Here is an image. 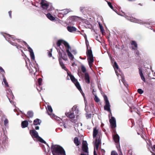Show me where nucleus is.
<instances>
[{
  "label": "nucleus",
  "instance_id": "obj_16",
  "mask_svg": "<svg viewBox=\"0 0 155 155\" xmlns=\"http://www.w3.org/2000/svg\"><path fill=\"white\" fill-rule=\"evenodd\" d=\"M110 125L112 128H114L116 127V121L115 118L112 117L109 120Z\"/></svg>",
  "mask_w": 155,
  "mask_h": 155
},
{
  "label": "nucleus",
  "instance_id": "obj_61",
  "mask_svg": "<svg viewBox=\"0 0 155 155\" xmlns=\"http://www.w3.org/2000/svg\"><path fill=\"white\" fill-rule=\"evenodd\" d=\"M28 60L29 61H30V60L29 59H28Z\"/></svg>",
  "mask_w": 155,
  "mask_h": 155
},
{
  "label": "nucleus",
  "instance_id": "obj_28",
  "mask_svg": "<svg viewBox=\"0 0 155 155\" xmlns=\"http://www.w3.org/2000/svg\"><path fill=\"white\" fill-rule=\"evenodd\" d=\"M132 45H134L135 48L137 49V45L136 42L134 41H132L131 43Z\"/></svg>",
  "mask_w": 155,
  "mask_h": 155
},
{
  "label": "nucleus",
  "instance_id": "obj_31",
  "mask_svg": "<svg viewBox=\"0 0 155 155\" xmlns=\"http://www.w3.org/2000/svg\"><path fill=\"white\" fill-rule=\"evenodd\" d=\"M74 143L77 146L79 145V141L78 138L76 137L74 139Z\"/></svg>",
  "mask_w": 155,
  "mask_h": 155
},
{
  "label": "nucleus",
  "instance_id": "obj_62",
  "mask_svg": "<svg viewBox=\"0 0 155 155\" xmlns=\"http://www.w3.org/2000/svg\"><path fill=\"white\" fill-rule=\"evenodd\" d=\"M26 64H27V63L26 61Z\"/></svg>",
  "mask_w": 155,
  "mask_h": 155
},
{
  "label": "nucleus",
  "instance_id": "obj_54",
  "mask_svg": "<svg viewBox=\"0 0 155 155\" xmlns=\"http://www.w3.org/2000/svg\"><path fill=\"white\" fill-rule=\"evenodd\" d=\"M98 88L99 89V90H100V87H99V86H98Z\"/></svg>",
  "mask_w": 155,
  "mask_h": 155
},
{
  "label": "nucleus",
  "instance_id": "obj_40",
  "mask_svg": "<svg viewBox=\"0 0 155 155\" xmlns=\"http://www.w3.org/2000/svg\"><path fill=\"white\" fill-rule=\"evenodd\" d=\"M111 155H118V154L115 151H112L111 153Z\"/></svg>",
  "mask_w": 155,
  "mask_h": 155
},
{
  "label": "nucleus",
  "instance_id": "obj_17",
  "mask_svg": "<svg viewBox=\"0 0 155 155\" xmlns=\"http://www.w3.org/2000/svg\"><path fill=\"white\" fill-rule=\"evenodd\" d=\"M61 44H63L64 45L65 48H67L66 46L67 45V44L69 45L67 42L63 40H58L57 43V46L59 47Z\"/></svg>",
  "mask_w": 155,
  "mask_h": 155
},
{
  "label": "nucleus",
  "instance_id": "obj_19",
  "mask_svg": "<svg viewBox=\"0 0 155 155\" xmlns=\"http://www.w3.org/2000/svg\"><path fill=\"white\" fill-rule=\"evenodd\" d=\"M8 91L9 93H8L7 92L8 95L7 96V97H8V99L10 100V98H12V99L14 97V96L11 90H8ZM9 101L11 103V101L10 100H9Z\"/></svg>",
  "mask_w": 155,
  "mask_h": 155
},
{
  "label": "nucleus",
  "instance_id": "obj_58",
  "mask_svg": "<svg viewBox=\"0 0 155 155\" xmlns=\"http://www.w3.org/2000/svg\"><path fill=\"white\" fill-rule=\"evenodd\" d=\"M112 115V114L111 115L110 114H109V115Z\"/></svg>",
  "mask_w": 155,
  "mask_h": 155
},
{
  "label": "nucleus",
  "instance_id": "obj_49",
  "mask_svg": "<svg viewBox=\"0 0 155 155\" xmlns=\"http://www.w3.org/2000/svg\"><path fill=\"white\" fill-rule=\"evenodd\" d=\"M91 114H89L88 115H87L86 117L87 118H88L89 117H91Z\"/></svg>",
  "mask_w": 155,
  "mask_h": 155
},
{
  "label": "nucleus",
  "instance_id": "obj_34",
  "mask_svg": "<svg viewBox=\"0 0 155 155\" xmlns=\"http://www.w3.org/2000/svg\"><path fill=\"white\" fill-rule=\"evenodd\" d=\"M81 70L83 73H84L86 71V68L84 66H81Z\"/></svg>",
  "mask_w": 155,
  "mask_h": 155
},
{
  "label": "nucleus",
  "instance_id": "obj_42",
  "mask_svg": "<svg viewBox=\"0 0 155 155\" xmlns=\"http://www.w3.org/2000/svg\"><path fill=\"white\" fill-rule=\"evenodd\" d=\"M0 72L2 73H3V74L5 73V71L2 68L0 67Z\"/></svg>",
  "mask_w": 155,
  "mask_h": 155
},
{
  "label": "nucleus",
  "instance_id": "obj_41",
  "mask_svg": "<svg viewBox=\"0 0 155 155\" xmlns=\"http://www.w3.org/2000/svg\"><path fill=\"white\" fill-rule=\"evenodd\" d=\"M142 80L144 82L146 81L143 75L140 76Z\"/></svg>",
  "mask_w": 155,
  "mask_h": 155
},
{
  "label": "nucleus",
  "instance_id": "obj_6",
  "mask_svg": "<svg viewBox=\"0 0 155 155\" xmlns=\"http://www.w3.org/2000/svg\"><path fill=\"white\" fill-rule=\"evenodd\" d=\"M30 133L33 139L35 138L37 141L42 143H46V142L39 136L38 133L35 130H30Z\"/></svg>",
  "mask_w": 155,
  "mask_h": 155
},
{
  "label": "nucleus",
  "instance_id": "obj_7",
  "mask_svg": "<svg viewBox=\"0 0 155 155\" xmlns=\"http://www.w3.org/2000/svg\"><path fill=\"white\" fill-rule=\"evenodd\" d=\"M93 137V143L94 144V155H97V130L96 127L94 129Z\"/></svg>",
  "mask_w": 155,
  "mask_h": 155
},
{
  "label": "nucleus",
  "instance_id": "obj_29",
  "mask_svg": "<svg viewBox=\"0 0 155 155\" xmlns=\"http://www.w3.org/2000/svg\"><path fill=\"white\" fill-rule=\"evenodd\" d=\"M101 137H99L98 139H97V149L101 143Z\"/></svg>",
  "mask_w": 155,
  "mask_h": 155
},
{
  "label": "nucleus",
  "instance_id": "obj_26",
  "mask_svg": "<svg viewBox=\"0 0 155 155\" xmlns=\"http://www.w3.org/2000/svg\"><path fill=\"white\" fill-rule=\"evenodd\" d=\"M98 24L99 25V27L101 30V32L102 35L104 34V28L102 26V25L101 24L100 22H98Z\"/></svg>",
  "mask_w": 155,
  "mask_h": 155
},
{
  "label": "nucleus",
  "instance_id": "obj_55",
  "mask_svg": "<svg viewBox=\"0 0 155 155\" xmlns=\"http://www.w3.org/2000/svg\"><path fill=\"white\" fill-rule=\"evenodd\" d=\"M153 148H154V149H155V145H154V146H153Z\"/></svg>",
  "mask_w": 155,
  "mask_h": 155
},
{
  "label": "nucleus",
  "instance_id": "obj_36",
  "mask_svg": "<svg viewBox=\"0 0 155 155\" xmlns=\"http://www.w3.org/2000/svg\"><path fill=\"white\" fill-rule=\"evenodd\" d=\"M108 6L110 7V8L112 9H113V6H112L111 3L110 2H108Z\"/></svg>",
  "mask_w": 155,
  "mask_h": 155
},
{
  "label": "nucleus",
  "instance_id": "obj_22",
  "mask_svg": "<svg viewBox=\"0 0 155 155\" xmlns=\"http://www.w3.org/2000/svg\"><path fill=\"white\" fill-rule=\"evenodd\" d=\"M85 80L86 81V82L88 84H89L90 82V78L89 75L88 73H86L85 74V77H84Z\"/></svg>",
  "mask_w": 155,
  "mask_h": 155
},
{
  "label": "nucleus",
  "instance_id": "obj_23",
  "mask_svg": "<svg viewBox=\"0 0 155 155\" xmlns=\"http://www.w3.org/2000/svg\"><path fill=\"white\" fill-rule=\"evenodd\" d=\"M28 125V121L27 120H25L21 123V126L23 128L27 127Z\"/></svg>",
  "mask_w": 155,
  "mask_h": 155
},
{
  "label": "nucleus",
  "instance_id": "obj_13",
  "mask_svg": "<svg viewBox=\"0 0 155 155\" xmlns=\"http://www.w3.org/2000/svg\"><path fill=\"white\" fill-rule=\"evenodd\" d=\"M25 44L30 53V54L31 59L33 60H35V57L33 50L26 43H25Z\"/></svg>",
  "mask_w": 155,
  "mask_h": 155
},
{
  "label": "nucleus",
  "instance_id": "obj_57",
  "mask_svg": "<svg viewBox=\"0 0 155 155\" xmlns=\"http://www.w3.org/2000/svg\"><path fill=\"white\" fill-rule=\"evenodd\" d=\"M112 115V114L111 115L110 114H109V115Z\"/></svg>",
  "mask_w": 155,
  "mask_h": 155
},
{
  "label": "nucleus",
  "instance_id": "obj_2",
  "mask_svg": "<svg viewBox=\"0 0 155 155\" xmlns=\"http://www.w3.org/2000/svg\"><path fill=\"white\" fill-rule=\"evenodd\" d=\"M51 149L53 155H66L64 149L60 146L53 145Z\"/></svg>",
  "mask_w": 155,
  "mask_h": 155
},
{
  "label": "nucleus",
  "instance_id": "obj_63",
  "mask_svg": "<svg viewBox=\"0 0 155 155\" xmlns=\"http://www.w3.org/2000/svg\"><path fill=\"white\" fill-rule=\"evenodd\" d=\"M154 1H155V0H153Z\"/></svg>",
  "mask_w": 155,
  "mask_h": 155
},
{
  "label": "nucleus",
  "instance_id": "obj_27",
  "mask_svg": "<svg viewBox=\"0 0 155 155\" xmlns=\"http://www.w3.org/2000/svg\"><path fill=\"white\" fill-rule=\"evenodd\" d=\"M27 116L29 117H31L33 116V113L32 111H29L28 112Z\"/></svg>",
  "mask_w": 155,
  "mask_h": 155
},
{
  "label": "nucleus",
  "instance_id": "obj_47",
  "mask_svg": "<svg viewBox=\"0 0 155 155\" xmlns=\"http://www.w3.org/2000/svg\"><path fill=\"white\" fill-rule=\"evenodd\" d=\"M78 123H77V124L75 123L74 124V128H75V129H76V127H78Z\"/></svg>",
  "mask_w": 155,
  "mask_h": 155
},
{
  "label": "nucleus",
  "instance_id": "obj_4",
  "mask_svg": "<svg viewBox=\"0 0 155 155\" xmlns=\"http://www.w3.org/2000/svg\"><path fill=\"white\" fill-rule=\"evenodd\" d=\"M4 37L6 38V39L12 45L15 46L18 49L19 48V47H20V46L18 45L17 44V42H19V40L17 39H15L14 36L7 35L6 37L5 36Z\"/></svg>",
  "mask_w": 155,
  "mask_h": 155
},
{
  "label": "nucleus",
  "instance_id": "obj_9",
  "mask_svg": "<svg viewBox=\"0 0 155 155\" xmlns=\"http://www.w3.org/2000/svg\"><path fill=\"white\" fill-rule=\"evenodd\" d=\"M104 99L105 102V105L104 107V109L108 111L111 115V110L110 109V105L107 97L106 95L104 96Z\"/></svg>",
  "mask_w": 155,
  "mask_h": 155
},
{
  "label": "nucleus",
  "instance_id": "obj_1",
  "mask_svg": "<svg viewBox=\"0 0 155 155\" xmlns=\"http://www.w3.org/2000/svg\"><path fill=\"white\" fill-rule=\"evenodd\" d=\"M59 61L60 65L62 69L67 71L68 76L67 77V80L71 79L72 81L76 87L80 91V92L81 93V92L82 91V90L80 85L79 82L77 81V80L75 79L74 77L71 74V73L68 71L67 69L66 68L64 65L63 62L61 61V58H60L59 59Z\"/></svg>",
  "mask_w": 155,
  "mask_h": 155
},
{
  "label": "nucleus",
  "instance_id": "obj_32",
  "mask_svg": "<svg viewBox=\"0 0 155 155\" xmlns=\"http://www.w3.org/2000/svg\"><path fill=\"white\" fill-rule=\"evenodd\" d=\"M137 92L140 94H141L143 92V91L141 89L139 88L137 90Z\"/></svg>",
  "mask_w": 155,
  "mask_h": 155
},
{
  "label": "nucleus",
  "instance_id": "obj_24",
  "mask_svg": "<svg viewBox=\"0 0 155 155\" xmlns=\"http://www.w3.org/2000/svg\"><path fill=\"white\" fill-rule=\"evenodd\" d=\"M47 17L51 21H53L55 19V18L52 16L50 14L48 13L46 15Z\"/></svg>",
  "mask_w": 155,
  "mask_h": 155
},
{
  "label": "nucleus",
  "instance_id": "obj_3",
  "mask_svg": "<svg viewBox=\"0 0 155 155\" xmlns=\"http://www.w3.org/2000/svg\"><path fill=\"white\" fill-rule=\"evenodd\" d=\"M85 39V43L87 47V60L90 67L91 68V64L94 61L93 57L92 51L91 49H88L89 42L87 38L86 35H84Z\"/></svg>",
  "mask_w": 155,
  "mask_h": 155
},
{
  "label": "nucleus",
  "instance_id": "obj_25",
  "mask_svg": "<svg viewBox=\"0 0 155 155\" xmlns=\"http://www.w3.org/2000/svg\"><path fill=\"white\" fill-rule=\"evenodd\" d=\"M41 123V121L38 119H36L34 121L33 124L34 125H39Z\"/></svg>",
  "mask_w": 155,
  "mask_h": 155
},
{
  "label": "nucleus",
  "instance_id": "obj_5",
  "mask_svg": "<svg viewBox=\"0 0 155 155\" xmlns=\"http://www.w3.org/2000/svg\"><path fill=\"white\" fill-rule=\"evenodd\" d=\"M72 110L73 113H65L66 115L71 119L74 118L75 117L74 114H78L79 113V110L76 105L74 106L72 108Z\"/></svg>",
  "mask_w": 155,
  "mask_h": 155
},
{
  "label": "nucleus",
  "instance_id": "obj_48",
  "mask_svg": "<svg viewBox=\"0 0 155 155\" xmlns=\"http://www.w3.org/2000/svg\"><path fill=\"white\" fill-rule=\"evenodd\" d=\"M48 55L49 57H51L52 56V54L51 52H49L48 53Z\"/></svg>",
  "mask_w": 155,
  "mask_h": 155
},
{
  "label": "nucleus",
  "instance_id": "obj_30",
  "mask_svg": "<svg viewBox=\"0 0 155 155\" xmlns=\"http://www.w3.org/2000/svg\"><path fill=\"white\" fill-rule=\"evenodd\" d=\"M59 56H61V58L64 60H67V58H66L67 55L66 54H65L64 55V56H63L60 52H59Z\"/></svg>",
  "mask_w": 155,
  "mask_h": 155
},
{
  "label": "nucleus",
  "instance_id": "obj_51",
  "mask_svg": "<svg viewBox=\"0 0 155 155\" xmlns=\"http://www.w3.org/2000/svg\"><path fill=\"white\" fill-rule=\"evenodd\" d=\"M35 128L37 130H38L39 129V127L38 126H36L35 127Z\"/></svg>",
  "mask_w": 155,
  "mask_h": 155
},
{
  "label": "nucleus",
  "instance_id": "obj_44",
  "mask_svg": "<svg viewBox=\"0 0 155 155\" xmlns=\"http://www.w3.org/2000/svg\"><path fill=\"white\" fill-rule=\"evenodd\" d=\"M72 66H73V67H74V66H76L77 65L75 64L74 62H73L72 61Z\"/></svg>",
  "mask_w": 155,
  "mask_h": 155
},
{
  "label": "nucleus",
  "instance_id": "obj_11",
  "mask_svg": "<svg viewBox=\"0 0 155 155\" xmlns=\"http://www.w3.org/2000/svg\"><path fill=\"white\" fill-rule=\"evenodd\" d=\"M46 109L48 114L50 115L51 117L52 118L53 117L55 118L56 117L57 118H58L57 116H55L54 114L52 113L53 112V110L50 105H48Z\"/></svg>",
  "mask_w": 155,
  "mask_h": 155
},
{
  "label": "nucleus",
  "instance_id": "obj_39",
  "mask_svg": "<svg viewBox=\"0 0 155 155\" xmlns=\"http://www.w3.org/2000/svg\"><path fill=\"white\" fill-rule=\"evenodd\" d=\"M114 68H116L117 69L118 68V65L116 62H114Z\"/></svg>",
  "mask_w": 155,
  "mask_h": 155
},
{
  "label": "nucleus",
  "instance_id": "obj_45",
  "mask_svg": "<svg viewBox=\"0 0 155 155\" xmlns=\"http://www.w3.org/2000/svg\"><path fill=\"white\" fill-rule=\"evenodd\" d=\"M71 52L74 54H75L77 53L76 51L75 50H72Z\"/></svg>",
  "mask_w": 155,
  "mask_h": 155
},
{
  "label": "nucleus",
  "instance_id": "obj_50",
  "mask_svg": "<svg viewBox=\"0 0 155 155\" xmlns=\"http://www.w3.org/2000/svg\"><path fill=\"white\" fill-rule=\"evenodd\" d=\"M117 148L118 149V150H119V149H120V145L119 144L118 145H117Z\"/></svg>",
  "mask_w": 155,
  "mask_h": 155
},
{
  "label": "nucleus",
  "instance_id": "obj_60",
  "mask_svg": "<svg viewBox=\"0 0 155 155\" xmlns=\"http://www.w3.org/2000/svg\"><path fill=\"white\" fill-rule=\"evenodd\" d=\"M80 124H81V125H82V124H81V123H80Z\"/></svg>",
  "mask_w": 155,
  "mask_h": 155
},
{
  "label": "nucleus",
  "instance_id": "obj_35",
  "mask_svg": "<svg viewBox=\"0 0 155 155\" xmlns=\"http://www.w3.org/2000/svg\"><path fill=\"white\" fill-rule=\"evenodd\" d=\"M3 82L4 83V84L6 86L8 87V83L7 82L6 79H5V78H3Z\"/></svg>",
  "mask_w": 155,
  "mask_h": 155
},
{
  "label": "nucleus",
  "instance_id": "obj_52",
  "mask_svg": "<svg viewBox=\"0 0 155 155\" xmlns=\"http://www.w3.org/2000/svg\"><path fill=\"white\" fill-rule=\"evenodd\" d=\"M120 153L119 154V155H123L121 151L120 150Z\"/></svg>",
  "mask_w": 155,
  "mask_h": 155
},
{
  "label": "nucleus",
  "instance_id": "obj_53",
  "mask_svg": "<svg viewBox=\"0 0 155 155\" xmlns=\"http://www.w3.org/2000/svg\"><path fill=\"white\" fill-rule=\"evenodd\" d=\"M100 101V99L97 97V102Z\"/></svg>",
  "mask_w": 155,
  "mask_h": 155
},
{
  "label": "nucleus",
  "instance_id": "obj_37",
  "mask_svg": "<svg viewBox=\"0 0 155 155\" xmlns=\"http://www.w3.org/2000/svg\"><path fill=\"white\" fill-rule=\"evenodd\" d=\"M85 110L86 112H89V110H88V107H87V104H86V103H85Z\"/></svg>",
  "mask_w": 155,
  "mask_h": 155
},
{
  "label": "nucleus",
  "instance_id": "obj_10",
  "mask_svg": "<svg viewBox=\"0 0 155 155\" xmlns=\"http://www.w3.org/2000/svg\"><path fill=\"white\" fill-rule=\"evenodd\" d=\"M67 48H65L66 52L67 53L68 55L69 59L71 61H73L74 58L73 55L70 52V50H71V48L69 45L67 44Z\"/></svg>",
  "mask_w": 155,
  "mask_h": 155
},
{
  "label": "nucleus",
  "instance_id": "obj_21",
  "mask_svg": "<svg viewBox=\"0 0 155 155\" xmlns=\"http://www.w3.org/2000/svg\"><path fill=\"white\" fill-rule=\"evenodd\" d=\"M118 15L122 16L126 15L124 12H123L122 10H114Z\"/></svg>",
  "mask_w": 155,
  "mask_h": 155
},
{
  "label": "nucleus",
  "instance_id": "obj_15",
  "mask_svg": "<svg viewBox=\"0 0 155 155\" xmlns=\"http://www.w3.org/2000/svg\"><path fill=\"white\" fill-rule=\"evenodd\" d=\"M91 90L92 93L94 96L95 98L94 100L95 102H97V89L96 87H94L92 84L91 85Z\"/></svg>",
  "mask_w": 155,
  "mask_h": 155
},
{
  "label": "nucleus",
  "instance_id": "obj_43",
  "mask_svg": "<svg viewBox=\"0 0 155 155\" xmlns=\"http://www.w3.org/2000/svg\"><path fill=\"white\" fill-rule=\"evenodd\" d=\"M8 120L7 119H5V120H4L5 124V125H6L8 123Z\"/></svg>",
  "mask_w": 155,
  "mask_h": 155
},
{
  "label": "nucleus",
  "instance_id": "obj_20",
  "mask_svg": "<svg viewBox=\"0 0 155 155\" xmlns=\"http://www.w3.org/2000/svg\"><path fill=\"white\" fill-rule=\"evenodd\" d=\"M67 29L69 31L71 32L76 31V28L75 27L70 26L67 27Z\"/></svg>",
  "mask_w": 155,
  "mask_h": 155
},
{
  "label": "nucleus",
  "instance_id": "obj_8",
  "mask_svg": "<svg viewBox=\"0 0 155 155\" xmlns=\"http://www.w3.org/2000/svg\"><path fill=\"white\" fill-rule=\"evenodd\" d=\"M82 150L81 155H89L87 143L86 141H84L83 142Z\"/></svg>",
  "mask_w": 155,
  "mask_h": 155
},
{
  "label": "nucleus",
  "instance_id": "obj_46",
  "mask_svg": "<svg viewBox=\"0 0 155 155\" xmlns=\"http://www.w3.org/2000/svg\"><path fill=\"white\" fill-rule=\"evenodd\" d=\"M8 14L9 16V17L10 18H11L12 16H11V14H12V11H10L8 12Z\"/></svg>",
  "mask_w": 155,
  "mask_h": 155
},
{
  "label": "nucleus",
  "instance_id": "obj_33",
  "mask_svg": "<svg viewBox=\"0 0 155 155\" xmlns=\"http://www.w3.org/2000/svg\"><path fill=\"white\" fill-rule=\"evenodd\" d=\"M139 73L140 74V76L143 75V74L142 73V71L141 68H139Z\"/></svg>",
  "mask_w": 155,
  "mask_h": 155
},
{
  "label": "nucleus",
  "instance_id": "obj_59",
  "mask_svg": "<svg viewBox=\"0 0 155 155\" xmlns=\"http://www.w3.org/2000/svg\"><path fill=\"white\" fill-rule=\"evenodd\" d=\"M132 49H134V48L133 47L132 48Z\"/></svg>",
  "mask_w": 155,
  "mask_h": 155
},
{
  "label": "nucleus",
  "instance_id": "obj_56",
  "mask_svg": "<svg viewBox=\"0 0 155 155\" xmlns=\"http://www.w3.org/2000/svg\"><path fill=\"white\" fill-rule=\"evenodd\" d=\"M137 55H138V54H139V53H137Z\"/></svg>",
  "mask_w": 155,
  "mask_h": 155
},
{
  "label": "nucleus",
  "instance_id": "obj_14",
  "mask_svg": "<svg viewBox=\"0 0 155 155\" xmlns=\"http://www.w3.org/2000/svg\"><path fill=\"white\" fill-rule=\"evenodd\" d=\"M40 4L42 8H47L50 6H51V4L45 0H42Z\"/></svg>",
  "mask_w": 155,
  "mask_h": 155
},
{
  "label": "nucleus",
  "instance_id": "obj_38",
  "mask_svg": "<svg viewBox=\"0 0 155 155\" xmlns=\"http://www.w3.org/2000/svg\"><path fill=\"white\" fill-rule=\"evenodd\" d=\"M42 81V79L41 78H39L38 79V84L40 85H41Z\"/></svg>",
  "mask_w": 155,
  "mask_h": 155
},
{
  "label": "nucleus",
  "instance_id": "obj_12",
  "mask_svg": "<svg viewBox=\"0 0 155 155\" xmlns=\"http://www.w3.org/2000/svg\"><path fill=\"white\" fill-rule=\"evenodd\" d=\"M34 65L31 64V66L30 65V68L29 69L31 73H34L35 74V72L38 71V65L37 64H34Z\"/></svg>",
  "mask_w": 155,
  "mask_h": 155
},
{
  "label": "nucleus",
  "instance_id": "obj_18",
  "mask_svg": "<svg viewBox=\"0 0 155 155\" xmlns=\"http://www.w3.org/2000/svg\"><path fill=\"white\" fill-rule=\"evenodd\" d=\"M113 139L116 143L117 144L119 143L120 137L117 134H116L114 136Z\"/></svg>",
  "mask_w": 155,
  "mask_h": 155
}]
</instances>
